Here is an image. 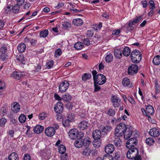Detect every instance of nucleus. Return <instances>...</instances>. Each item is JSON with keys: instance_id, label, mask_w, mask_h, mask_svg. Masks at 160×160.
Segmentation results:
<instances>
[{"instance_id": "f257e3e1", "label": "nucleus", "mask_w": 160, "mask_h": 160, "mask_svg": "<svg viewBox=\"0 0 160 160\" xmlns=\"http://www.w3.org/2000/svg\"><path fill=\"white\" fill-rule=\"evenodd\" d=\"M130 149L127 152V157L128 159L134 160H142L141 156L139 155V150L136 148H129Z\"/></svg>"}, {"instance_id": "f03ea898", "label": "nucleus", "mask_w": 160, "mask_h": 160, "mask_svg": "<svg viewBox=\"0 0 160 160\" xmlns=\"http://www.w3.org/2000/svg\"><path fill=\"white\" fill-rule=\"evenodd\" d=\"M90 138L86 137L83 138H78L74 142L75 146L77 148H80L83 146H89L91 143Z\"/></svg>"}, {"instance_id": "7ed1b4c3", "label": "nucleus", "mask_w": 160, "mask_h": 160, "mask_svg": "<svg viewBox=\"0 0 160 160\" xmlns=\"http://www.w3.org/2000/svg\"><path fill=\"white\" fill-rule=\"evenodd\" d=\"M128 126H126L124 123H120L117 126L115 131L116 136H122L124 134V132L127 129Z\"/></svg>"}, {"instance_id": "20e7f679", "label": "nucleus", "mask_w": 160, "mask_h": 160, "mask_svg": "<svg viewBox=\"0 0 160 160\" xmlns=\"http://www.w3.org/2000/svg\"><path fill=\"white\" fill-rule=\"evenodd\" d=\"M131 58L132 62L136 63H139L142 58L141 52L138 50H135L132 52L131 54Z\"/></svg>"}, {"instance_id": "39448f33", "label": "nucleus", "mask_w": 160, "mask_h": 160, "mask_svg": "<svg viewBox=\"0 0 160 160\" xmlns=\"http://www.w3.org/2000/svg\"><path fill=\"white\" fill-rule=\"evenodd\" d=\"M106 78L104 75L102 74H99L96 75V77L93 80L94 83L102 85L106 82Z\"/></svg>"}, {"instance_id": "423d86ee", "label": "nucleus", "mask_w": 160, "mask_h": 160, "mask_svg": "<svg viewBox=\"0 0 160 160\" xmlns=\"http://www.w3.org/2000/svg\"><path fill=\"white\" fill-rule=\"evenodd\" d=\"M111 101L112 103L113 106L115 108H118L121 105V99L117 96L115 95L112 96Z\"/></svg>"}, {"instance_id": "0eeeda50", "label": "nucleus", "mask_w": 160, "mask_h": 160, "mask_svg": "<svg viewBox=\"0 0 160 160\" xmlns=\"http://www.w3.org/2000/svg\"><path fill=\"white\" fill-rule=\"evenodd\" d=\"M138 71V67L136 64H132L128 68V73L132 75L136 74Z\"/></svg>"}, {"instance_id": "6e6552de", "label": "nucleus", "mask_w": 160, "mask_h": 160, "mask_svg": "<svg viewBox=\"0 0 160 160\" xmlns=\"http://www.w3.org/2000/svg\"><path fill=\"white\" fill-rule=\"evenodd\" d=\"M137 143L138 141L136 138H131L128 140L126 143V146L127 148L134 147Z\"/></svg>"}, {"instance_id": "1a4fd4ad", "label": "nucleus", "mask_w": 160, "mask_h": 160, "mask_svg": "<svg viewBox=\"0 0 160 160\" xmlns=\"http://www.w3.org/2000/svg\"><path fill=\"white\" fill-rule=\"evenodd\" d=\"M69 86V83L66 81L64 80L62 82L59 87V91L61 92H65Z\"/></svg>"}, {"instance_id": "9d476101", "label": "nucleus", "mask_w": 160, "mask_h": 160, "mask_svg": "<svg viewBox=\"0 0 160 160\" xmlns=\"http://www.w3.org/2000/svg\"><path fill=\"white\" fill-rule=\"evenodd\" d=\"M141 19V17H139L134 19L133 21L130 22L128 24V30L129 31L132 30L133 29V28L132 27L133 25H134L135 23L138 22Z\"/></svg>"}, {"instance_id": "9b49d317", "label": "nucleus", "mask_w": 160, "mask_h": 160, "mask_svg": "<svg viewBox=\"0 0 160 160\" xmlns=\"http://www.w3.org/2000/svg\"><path fill=\"white\" fill-rule=\"evenodd\" d=\"M54 109L56 112L60 113L62 112L63 109V103L60 101L58 102L55 105Z\"/></svg>"}, {"instance_id": "f8f14e48", "label": "nucleus", "mask_w": 160, "mask_h": 160, "mask_svg": "<svg viewBox=\"0 0 160 160\" xmlns=\"http://www.w3.org/2000/svg\"><path fill=\"white\" fill-rule=\"evenodd\" d=\"M55 128L52 127H49L47 128L45 130L46 135L49 137L53 136L55 133Z\"/></svg>"}, {"instance_id": "ddd939ff", "label": "nucleus", "mask_w": 160, "mask_h": 160, "mask_svg": "<svg viewBox=\"0 0 160 160\" xmlns=\"http://www.w3.org/2000/svg\"><path fill=\"white\" fill-rule=\"evenodd\" d=\"M88 122L83 120L80 122L78 124V128L81 130H83L87 129L89 126Z\"/></svg>"}, {"instance_id": "4468645a", "label": "nucleus", "mask_w": 160, "mask_h": 160, "mask_svg": "<svg viewBox=\"0 0 160 160\" xmlns=\"http://www.w3.org/2000/svg\"><path fill=\"white\" fill-rule=\"evenodd\" d=\"M101 136V132L99 130H96L92 132V136L94 139V141L96 142L99 141Z\"/></svg>"}, {"instance_id": "2eb2a0df", "label": "nucleus", "mask_w": 160, "mask_h": 160, "mask_svg": "<svg viewBox=\"0 0 160 160\" xmlns=\"http://www.w3.org/2000/svg\"><path fill=\"white\" fill-rule=\"evenodd\" d=\"M78 130L75 128L71 130L68 133L69 138L72 139H76L78 137Z\"/></svg>"}, {"instance_id": "dca6fc26", "label": "nucleus", "mask_w": 160, "mask_h": 160, "mask_svg": "<svg viewBox=\"0 0 160 160\" xmlns=\"http://www.w3.org/2000/svg\"><path fill=\"white\" fill-rule=\"evenodd\" d=\"M149 134L152 137H157L159 135L160 132L159 129L156 128H153L150 130Z\"/></svg>"}, {"instance_id": "f3484780", "label": "nucleus", "mask_w": 160, "mask_h": 160, "mask_svg": "<svg viewBox=\"0 0 160 160\" xmlns=\"http://www.w3.org/2000/svg\"><path fill=\"white\" fill-rule=\"evenodd\" d=\"M114 150V145L111 143L108 144L105 148V151L108 154L112 153Z\"/></svg>"}, {"instance_id": "a211bd4d", "label": "nucleus", "mask_w": 160, "mask_h": 160, "mask_svg": "<svg viewBox=\"0 0 160 160\" xmlns=\"http://www.w3.org/2000/svg\"><path fill=\"white\" fill-rule=\"evenodd\" d=\"M132 134V128L131 126H128L127 129L124 132V138L126 139H128Z\"/></svg>"}, {"instance_id": "6ab92c4d", "label": "nucleus", "mask_w": 160, "mask_h": 160, "mask_svg": "<svg viewBox=\"0 0 160 160\" xmlns=\"http://www.w3.org/2000/svg\"><path fill=\"white\" fill-rule=\"evenodd\" d=\"M22 72H19L14 71L11 75V77L15 79L19 80L23 77V75L21 74Z\"/></svg>"}, {"instance_id": "aec40b11", "label": "nucleus", "mask_w": 160, "mask_h": 160, "mask_svg": "<svg viewBox=\"0 0 160 160\" xmlns=\"http://www.w3.org/2000/svg\"><path fill=\"white\" fill-rule=\"evenodd\" d=\"M88 146H85V147H86L83 149L82 152V154L84 157H87L90 155L91 150Z\"/></svg>"}, {"instance_id": "412c9836", "label": "nucleus", "mask_w": 160, "mask_h": 160, "mask_svg": "<svg viewBox=\"0 0 160 160\" xmlns=\"http://www.w3.org/2000/svg\"><path fill=\"white\" fill-rule=\"evenodd\" d=\"M122 83L123 85L125 87L130 88L132 86V84L130 82V80L128 78H124L122 80Z\"/></svg>"}, {"instance_id": "4be33fe9", "label": "nucleus", "mask_w": 160, "mask_h": 160, "mask_svg": "<svg viewBox=\"0 0 160 160\" xmlns=\"http://www.w3.org/2000/svg\"><path fill=\"white\" fill-rule=\"evenodd\" d=\"M44 129L43 127L40 125H38L33 128L34 132L37 134H39L42 132Z\"/></svg>"}, {"instance_id": "5701e85b", "label": "nucleus", "mask_w": 160, "mask_h": 160, "mask_svg": "<svg viewBox=\"0 0 160 160\" xmlns=\"http://www.w3.org/2000/svg\"><path fill=\"white\" fill-rule=\"evenodd\" d=\"M20 109V105L18 103L14 102L13 103V106L12 108V111L14 112H17Z\"/></svg>"}, {"instance_id": "b1692460", "label": "nucleus", "mask_w": 160, "mask_h": 160, "mask_svg": "<svg viewBox=\"0 0 160 160\" xmlns=\"http://www.w3.org/2000/svg\"><path fill=\"white\" fill-rule=\"evenodd\" d=\"M18 50L20 52H23L26 50V46L25 44L23 43H20L18 46Z\"/></svg>"}, {"instance_id": "393cba45", "label": "nucleus", "mask_w": 160, "mask_h": 160, "mask_svg": "<svg viewBox=\"0 0 160 160\" xmlns=\"http://www.w3.org/2000/svg\"><path fill=\"white\" fill-rule=\"evenodd\" d=\"M72 23L74 25L79 26L82 24L83 21L80 18H76L73 20Z\"/></svg>"}, {"instance_id": "a878e982", "label": "nucleus", "mask_w": 160, "mask_h": 160, "mask_svg": "<svg viewBox=\"0 0 160 160\" xmlns=\"http://www.w3.org/2000/svg\"><path fill=\"white\" fill-rule=\"evenodd\" d=\"M8 160H18V154L14 152L12 153L8 156Z\"/></svg>"}, {"instance_id": "bb28decb", "label": "nucleus", "mask_w": 160, "mask_h": 160, "mask_svg": "<svg viewBox=\"0 0 160 160\" xmlns=\"http://www.w3.org/2000/svg\"><path fill=\"white\" fill-rule=\"evenodd\" d=\"M119 137L115 136V138L114 140V144L117 147L120 146L122 144L121 140Z\"/></svg>"}, {"instance_id": "cd10ccee", "label": "nucleus", "mask_w": 160, "mask_h": 160, "mask_svg": "<svg viewBox=\"0 0 160 160\" xmlns=\"http://www.w3.org/2000/svg\"><path fill=\"white\" fill-rule=\"evenodd\" d=\"M114 55L116 58L120 59L122 56V54L121 51L119 49H116L114 50Z\"/></svg>"}, {"instance_id": "c85d7f7f", "label": "nucleus", "mask_w": 160, "mask_h": 160, "mask_svg": "<svg viewBox=\"0 0 160 160\" xmlns=\"http://www.w3.org/2000/svg\"><path fill=\"white\" fill-rule=\"evenodd\" d=\"M146 113L152 115L154 112V110L153 107L150 105H148L146 108Z\"/></svg>"}, {"instance_id": "c756f323", "label": "nucleus", "mask_w": 160, "mask_h": 160, "mask_svg": "<svg viewBox=\"0 0 160 160\" xmlns=\"http://www.w3.org/2000/svg\"><path fill=\"white\" fill-rule=\"evenodd\" d=\"M123 55L125 57H127L130 55L131 51L130 49L128 47H125L122 51Z\"/></svg>"}, {"instance_id": "7c9ffc66", "label": "nucleus", "mask_w": 160, "mask_h": 160, "mask_svg": "<svg viewBox=\"0 0 160 160\" xmlns=\"http://www.w3.org/2000/svg\"><path fill=\"white\" fill-rule=\"evenodd\" d=\"M145 142L149 146L152 145L155 142L154 140L152 137H149L146 138Z\"/></svg>"}, {"instance_id": "2f4dec72", "label": "nucleus", "mask_w": 160, "mask_h": 160, "mask_svg": "<svg viewBox=\"0 0 160 160\" xmlns=\"http://www.w3.org/2000/svg\"><path fill=\"white\" fill-rule=\"evenodd\" d=\"M112 129V127L109 126L107 125L104 127L102 129V132L103 133V135H106Z\"/></svg>"}, {"instance_id": "473e14b6", "label": "nucleus", "mask_w": 160, "mask_h": 160, "mask_svg": "<svg viewBox=\"0 0 160 160\" xmlns=\"http://www.w3.org/2000/svg\"><path fill=\"white\" fill-rule=\"evenodd\" d=\"M21 6L16 3L12 8V12L14 13H18L20 9Z\"/></svg>"}, {"instance_id": "72a5a7b5", "label": "nucleus", "mask_w": 160, "mask_h": 160, "mask_svg": "<svg viewBox=\"0 0 160 160\" xmlns=\"http://www.w3.org/2000/svg\"><path fill=\"white\" fill-rule=\"evenodd\" d=\"M113 58L112 54L109 53L105 57V61L107 62H111L112 61Z\"/></svg>"}, {"instance_id": "f704fd0d", "label": "nucleus", "mask_w": 160, "mask_h": 160, "mask_svg": "<svg viewBox=\"0 0 160 160\" xmlns=\"http://www.w3.org/2000/svg\"><path fill=\"white\" fill-rule=\"evenodd\" d=\"M153 63L156 65H158L160 63V56L157 55L153 59Z\"/></svg>"}, {"instance_id": "c9c22d12", "label": "nucleus", "mask_w": 160, "mask_h": 160, "mask_svg": "<svg viewBox=\"0 0 160 160\" xmlns=\"http://www.w3.org/2000/svg\"><path fill=\"white\" fill-rule=\"evenodd\" d=\"M83 43L81 42L76 43L74 45V47L77 50L81 49L83 47Z\"/></svg>"}, {"instance_id": "e433bc0d", "label": "nucleus", "mask_w": 160, "mask_h": 160, "mask_svg": "<svg viewBox=\"0 0 160 160\" xmlns=\"http://www.w3.org/2000/svg\"><path fill=\"white\" fill-rule=\"evenodd\" d=\"M91 77V75L89 73H85L82 76V78L83 81H86L89 79Z\"/></svg>"}, {"instance_id": "4c0bfd02", "label": "nucleus", "mask_w": 160, "mask_h": 160, "mask_svg": "<svg viewBox=\"0 0 160 160\" xmlns=\"http://www.w3.org/2000/svg\"><path fill=\"white\" fill-rule=\"evenodd\" d=\"M66 151V148L62 144L60 145L58 147L59 153L61 154H64Z\"/></svg>"}, {"instance_id": "58836bf2", "label": "nucleus", "mask_w": 160, "mask_h": 160, "mask_svg": "<svg viewBox=\"0 0 160 160\" xmlns=\"http://www.w3.org/2000/svg\"><path fill=\"white\" fill-rule=\"evenodd\" d=\"M48 34V31L47 30H45L41 31L39 33V36L40 37L45 38Z\"/></svg>"}, {"instance_id": "ea45409f", "label": "nucleus", "mask_w": 160, "mask_h": 160, "mask_svg": "<svg viewBox=\"0 0 160 160\" xmlns=\"http://www.w3.org/2000/svg\"><path fill=\"white\" fill-rule=\"evenodd\" d=\"M26 117L23 114H21L18 118V120L20 122L22 123H24L26 120Z\"/></svg>"}, {"instance_id": "a19ab883", "label": "nucleus", "mask_w": 160, "mask_h": 160, "mask_svg": "<svg viewBox=\"0 0 160 160\" xmlns=\"http://www.w3.org/2000/svg\"><path fill=\"white\" fill-rule=\"evenodd\" d=\"M116 112L114 109L110 108L107 112V114L110 116L113 117L115 114Z\"/></svg>"}, {"instance_id": "79ce46f5", "label": "nucleus", "mask_w": 160, "mask_h": 160, "mask_svg": "<svg viewBox=\"0 0 160 160\" xmlns=\"http://www.w3.org/2000/svg\"><path fill=\"white\" fill-rule=\"evenodd\" d=\"M70 122L69 120L67 119H63L62 121V123L64 127H68L70 125Z\"/></svg>"}, {"instance_id": "37998d69", "label": "nucleus", "mask_w": 160, "mask_h": 160, "mask_svg": "<svg viewBox=\"0 0 160 160\" xmlns=\"http://www.w3.org/2000/svg\"><path fill=\"white\" fill-rule=\"evenodd\" d=\"M72 97L68 94H67L63 96L62 99L64 101H70L71 100Z\"/></svg>"}, {"instance_id": "c03bdc74", "label": "nucleus", "mask_w": 160, "mask_h": 160, "mask_svg": "<svg viewBox=\"0 0 160 160\" xmlns=\"http://www.w3.org/2000/svg\"><path fill=\"white\" fill-rule=\"evenodd\" d=\"M62 53V52L60 48L57 49L55 52L54 56L55 57L58 58L59 57Z\"/></svg>"}, {"instance_id": "a18cd8bd", "label": "nucleus", "mask_w": 160, "mask_h": 160, "mask_svg": "<svg viewBox=\"0 0 160 160\" xmlns=\"http://www.w3.org/2000/svg\"><path fill=\"white\" fill-rule=\"evenodd\" d=\"M7 109L5 108H2L0 110V115L1 116H3L6 115L7 114Z\"/></svg>"}, {"instance_id": "49530a36", "label": "nucleus", "mask_w": 160, "mask_h": 160, "mask_svg": "<svg viewBox=\"0 0 160 160\" xmlns=\"http://www.w3.org/2000/svg\"><path fill=\"white\" fill-rule=\"evenodd\" d=\"M31 4L28 2H25V3L23 6L24 9L25 10H28L31 7Z\"/></svg>"}, {"instance_id": "de8ad7c7", "label": "nucleus", "mask_w": 160, "mask_h": 160, "mask_svg": "<svg viewBox=\"0 0 160 160\" xmlns=\"http://www.w3.org/2000/svg\"><path fill=\"white\" fill-rule=\"evenodd\" d=\"M6 122L7 119L5 118H2L0 120V126H4Z\"/></svg>"}, {"instance_id": "09e8293b", "label": "nucleus", "mask_w": 160, "mask_h": 160, "mask_svg": "<svg viewBox=\"0 0 160 160\" xmlns=\"http://www.w3.org/2000/svg\"><path fill=\"white\" fill-rule=\"evenodd\" d=\"M47 116V114L44 112H43L39 114V118L41 120H42L44 119Z\"/></svg>"}, {"instance_id": "8fccbe9b", "label": "nucleus", "mask_w": 160, "mask_h": 160, "mask_svg": "<svg viewBox=\"0 0 160 160\" xmlns=\"http://www.w3.org/2000/svg\"><path fill=\"white\" fill-rule=\"evenodd\" d=\"M68 156V155L66 153L65 154H64H64H62L60 156V160H67Z\"/></svg>"}, {"instance_id": "3c124183", "label": "nucleus", "mask_w": 160, "mask_h": 160, "mask_svg": "<svg viewBox=\"0 0 160 160\" xmlns=\"http://www.w3.org/2000/svg\"><path fill=\"white\" fill-rule=\"evenodd\" d=\"M108 159L109 160H113V158L109 154L104 155L103 160L106 159L108 160Z\"/></svg>"}, {"instance_id": "603ef678", "label": "nucleus", "mask_w": 160, "mask_h": 160, "mask_svg": "<svg viewBox=\"0 0 160 160\" xmlns=\"http://www.w3.org/2000/svg\"><path fill=\"white\" fill-rule=\"evenodd\" d=\"M16 58L17 60L21 61L22 62L23 61L24 59V57L22 54H21L19 56L17 55L16 56Z\"/></svg>"}, {"instance_id": "864d4df0", "label": "nucleus", "mask_w": 160, "mask_h": 160, "mask_svg": "<svg viewBox=\"0 0 160 160\" xmlns=\"http://www.w3.org/2000/svg\"><path fill=\"white\" fill-rule=\"evenodd\" d=\"M7 51V48L6 47L3 46L1 47L0 49V52L2 54H5Z\"/></svg>"}, {"instance_id": "5fc2aeb1", "label": "nucleus", "mask_w": 160, "mask_h": 160, "mask_svg": "<svg viewBox=\"0 0 160 160\" xmlns=\"http://www.w3.org/2000/svg\"><path fill=\"white\" fill-rule=\"evenodd\" d=\"M70 24L68 22H64L62 24L63 28L64 29H67L70 27Z\"/></svg>"}, {"instance_id": "6e6d98bb", "label": "nucleus", "mask_w": 160, "mask_h": 160, "mask_svg": "<svg viewBox=\"0 0 160 160\" xmlns=\"http://www.w3.org/2000/svg\"><path fill=\"white\" fill-rule=\"evenodd\" d=\"M53 62L52 61H51L47 63V68L48 69L51 68L53 66Z\"/></svg>"}, {"instance_id": "4d7b16f0", "label": "nucleus", "mask_w": 160, "mask_h": 160, "mask_svg": "<svg viewBox=\"0 0 160 160\" xmlns=\"http://www.w3.org/2000/svg\"><path fill=\"white\" fill-rule=\"evenodd\" d=\"M93 30H88L87 32V36L89 37H92L93 35Z\"/></svg>"}, {"instance_id": "13d9d810", "label": "nucleus", "mask_w": 160, "mask_h": 160, "mask_svg": "<svg viewBox=\"0 0 160 160\" xmlns=\"http://www.w3.org/2000/svg\"><path fill=\"white\" fill-rule=\"evenodd\" d=\"M149 4H150L151 8H150L152 9V10H154L155 8V6L153 1L151 0L149 1Z\"/></svg>"}, {"instance_id": "bf43d9fd", "label": "nucleus", "mask_w": 160, "mask_h": 160, "mask_svg": "<svg viewBox=\"0 0 160 160\" xmlns=\"http://www.w3.org/2000/svg\"><path fill=\"white\" fill-rule=\"evenodd\" d=\"M75 117L73 115L69 114L67 117V119L69 120V121L71 122H72L74 119Z\"/></svg>"}, {"instance_id": "052dcab7", "label": "nucleus", "mask_w": 160, "mask_h": 160, "mask_svg": "<svg viewBox=\"0 0 160 160\" xmlns=\"http://www.w3.org/2000/svg\"><path fill=\"white\" fill-rule=\"evenodd\" d=\"M70 10L71 12L75 13H77L78 12H80L81 10H78L77 9L74 8H70Z\"/></svg>"}, {"instance_id": "680f3d73", "label": "nucleus", "mask_w": 160, "mask_h": 160, "mask_svg": "<svg viewBox=\"0 0 160 160\" xmlns=\"http://www.w3.org/2000/svg\"><path fill=\"white\" fill-rule=\"evenodd\" d=\"M30 43L32 46H35L37 45V40L33 38L30 39Z\"/></svg>"}, {"instance_id": "e2e57ef3", "label": "nucleus", "mask_w": 160, "mask_h": 160, "mask_svg": "<svg viewBox=\"0 0 160 160\" xmlns=\"http://www.w3.org/2000/svg\"><path fill=\"white\" fill-rule=\"evenodd\" d=\"M94 83V86L95 87L94 91L96 92L98 91L101 88L100 86L98 85V84Z\"/></svg>"}, {"instance_id": "0e129e2a", "label": "nucleus", "mask_w": 160, "mask_h": 160, "mask_svg": "<svg viewBox=\"0 0 160 160\" xmlns=\"http://www.w3.org/2000/svg\"><path fill=\"white\" fill-rule=\"evenodd\" d=\"M114 158L116 160H119L121 158L120 155L118 153H116L114 154Z\"/></svg>"}, {"instance_id": "69168bd1", "label": "nucleus", "mask_w": 160, "mask_h": 160, "mask_svg": "<svg viewBox=\"0 0 160 160\" xmlns=\"http://www.w3.org/2000/svg\"><path fill=\"white\" fill-rule=\"evenodd\" d=\"M30 156L29 154H26L24 155L23 157V160H31Z\"/></svg>"}, {"instance_id": "338daca9", "label": "nucleus", "mask_w": 160, "mask_h": 160, "mask_svg": "<svg viewBox=\"0 0 160 160\" xmlns=\"http://www.w3.org/2000/svg\"><path fill=\"white\" fill-rule=\"evenodd\" d=\"M11 6L10 5H8L7 6L4 8L6 12L8 13L11 10Z\"/></svg>"}, {"instance_id": "774afa93", "label": "nucleus", "mask_w": 160, "mask_h": 160, "mask_svg": "<svg viewBox=\"0 0 160 160\" xmlns=\"http://www.w3.org/2000/svg\"><path fill=\"white\" fill-rule=\"evenodd\" d=\"M83 42V43L86 45H89L90 44V41L88 38L84 39Z\"/></svg>"}]
</instances>
